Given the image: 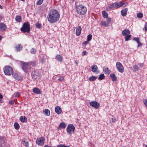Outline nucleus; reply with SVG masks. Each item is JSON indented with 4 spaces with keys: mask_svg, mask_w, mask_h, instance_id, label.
Segmentation results:
<instances>
[{
    "mask_svg": "<svg viewBox=\"0 0 147 147\" xmlns=\"http://www.w3.org/2000/svg\"><path fill=\"white\" fill-rule=\"evenodd\" d=\"M60 18V14L56 10H50L47 15L48 21L51 23H55L57 22Z\"/></svg>",
    "mask_w": 147,
    "mask_h": 147,
    "instance_id": "1",
    "label": "nucleus"
},
{
    "mask_svg": "<svg viewBox=\"0 0 147 147\" xmlns=\"http://www.w3.org/2000/svg\"><path fill=\"white\" fill-rule=\"evenodd\" d=\"M76 11L78 13L81 15H85L87 13V8L82 5H79L76 7Z\"/></svg>",
    "mask_w": 147,
    "mask_h": 147,
    "instance_id": "2",
    "label": "nucleus"
},
{
    "mask_svg": "<svg viewBox=\"0 0 147 147\" xmlns=\"http://www.w3.org/2000/svg\"><path fill=\"white\" fill-rule=\"evenodd\" d=\"M5 74L7 76H10L13 73V70L12 68L9 65L5 66L3 68Z\"/></svg>",
    "mask_w": 147,
    "mask_h": 147,
    "instance_id": "3",
    "label": "nucleus"
},
{
    "mask_svg": "<svg viewBox=\"0 0 147 147\" xmlns=\"http://www.w3.org/2000/svg\"><path fill=\"white\" fill-rule=\"evenodd\" d=\"M20 30L23 32L29 33L30 30V27L29 23L26 22L24 23L22 27L21 28Z\"/></svg>",
    "mask_w": 147,
    "mask_h": 147,
    "instance_id": "4",
    "label": "nucleus"
},
{
    "mask_svg": "<svg viewBox=\"0 0 147 147\" xmlns=\"http://www.w3.org/2000/svg\"><path fill=\"white\" fill-rule=\"evenodd\" d=\"M22 68L23 70L25 72H27L30 70V67L28 62L26 63L21 61Z\"/></svg>",
    "mask_w": 147,
    "mask_h": 147,
    "instance_id": "5",
    "label": "nucleus"
},
{
    "mask_svg": "<svg viewBox=\"0 0 147 147\" xmlns=\"http://www.w3.org/2000/svg\"><path fill=\"white\" fill-rule=\"evenodd\" d=\"M75 129V127L73 124H68L66 128L67 133L69 134L74 133Z\"/></svg>",
    "mask_w": 147,
    "mask_h": 147,
    "instance_id": "6",
    "label": "nucleus"
},
{
    "mask_svg": "<svg viewBox=\"0 0 147 147\" xmlns=\"http://www.w3.org/2000/svg\"><path fill=\"white\" fill-rule=\"evenodd\" d=\"M116 67L117 70L121 73H123L124 71V68L121 63L119 62H117L116 63Z\"/></svg>",
    "mask_w": 147,
    "mask_h": 147,
    "instance_id": "7",
    "label": "nucleus"
},
{
    "mask_svg": "<svg viewBox=\"0 0 147 147\" xmlns=\"http://www.w3.org/2000/svg\"><path fill=\"white\" fill-rule=\"evenodd\" d=\"M45 140L43 137H41L36 140V143L38 145L42 146L44 144Z\"/></svg>",
    "mask_w": 147,
    "mask_h": 147,
    "instance_id": "8",
    "label": "nucleus"
},
{
    "mask_svg": "<svg viewBox=\"0 0 147 147\" xmlns=\"http://www.w3.org/2000/svg\"><path fill=\"white\" fill-rule=\"evenodd\" d=\"M40 74L38 71L37 70L34 71L32 72V77L34 80L36 79L39 76Z\"/></svg>",
    "mask_w": 147,
    "mask_h": 147,
    "instance_id": "9",
    "label": "nucleus"
},
{
    "mask_svg": "<svg viewBox=\"0 0 147 147\" xmlns=\"http://www.w3.org/2000/svg\"><path fill=\"white\" fill-rule=\"evenodd\" d=\"M90 105L91 107L96 109H98L100 106V104L95 101L91 102Z\"/></svg>",
    "mask_w": 147,
    "mask_h": 147,
    "instance_id": "10",
    "label": "nucleus"
},
{
    "mask_svg": "<svg viewBox=\"0 0 147 147\" xmlns=\"http://www.w3.org/2000/svg\"><path fill=\"white\" fill-rule=\"evenodd\" d=\"M7 28L6 25L5 24L2 22L0 23V31H4Z\"/></svg>",
    "mask_w": 147,
    "mask_h": 147,
    "instance_id": "11",
    "label": "nucleus"
},
{
    "mask_svg": "<svg viewBox=\"0 0 147 147\" xmlns=\"http://www.w3.org/2000/svg\"><path fill=\"white\" fill-rule=\"evenodd\" d=\"M22 143L26 147H29V142L28 139L25 138H23L22 140Z\"/></svg>",
    "mask_w": 147,
    "mask_h": 147,
    "instance_id": "12",
    "label": "nucleus"
},
{
    "mask_svg": "<svg viewBox=\"0 0 147 147\" xmlns=\"http://www.w3.org/2000/svg\"><path fill=\"white\" fill-rule=\"evenodd\" d=\"M113 3L114 4V8L115 9L122 6L124 4V3H122L121 2H120L119 3Z\"/></svg>",
    "mask_w": 147,
    "mask_h": 147,
    "instance_id": "13",
    "label": "nucleus"
},
{
    "mask_svg": "<svg viewBox=\"0 0 147 147\" xmlns=\"http://www.w3.org/2000/svg\"><path fill=\"white\" fill-rule=\"evenodd\" d=\"M13 77L16 80H17L18 81L20 80L22 78L21 76H19L16 73H15L13 74Z\"/></svg>",
    "mask_w": 147,
    "mask_h": 147,
    "instance_id": "14",
    "label": "nucleus"
},
{
    "mask_svg": "<svg viewBox=\"0 0 147 147\" xmlns=\"http://www.w3.org/2000/svg\"><path fill=\"white\" fill-rule=\"evenodd\" d=\"M33 92L35 94H40L41 92L39 88H34L32 90Z\"/></svg>",
    "mask_w": 147,
    "mask_h": 147,
    "instance_id": "15",
    "label": "nucleus"
},
{
    "mask_svg": "<svg viewBox=\"0 0 147 147\" xmlns=\"http://www.w3.org/2000/svg\"><path fill=\"white\" fill-rule=\"evenodd\" d=\"M98 67L96 65H93L91 66V70L93 72L96 73L98 71Z\"/></svg>",
    "mask_w": 147,
    "mask_h": 147,
    "instance_id": "16",
    "label": "nucleus"
},
{
    "mask_svg": "<svg viewBox=\"0 0 147 147\" xmlns=\"http://www.w3.org/2000/svg\"><path fill=\"white\" fill-rule=\"evenodd\" d=\"M81 30L82 28L80 26H79L77 28L76 31V34L77 36H79L80 35Z\"/></svg>",
    "mask_w": 147,
    "mask_h": 147,
    "instance_id": "17",
    "label": "nucleus"
},
{
    "mask_svg": "<svg viewBox=\"0 0 147 147\" xmlns=\"http://www.w3.org/2000/svg\"><path fill=\"white\" fill-rule=\"evenodd\" d=\"M122 34L123 36L129 35L130 33V31L128 29H124L122 31Z\"/></svg>",
    "mask_w": 147,
    "mask_h": 147,
    "instance_id": "18",
    "label": "nucleus"
},
{
    "mask_svg": "<svg viewBox=\"0 0 147 147\" xmlns=\"http://www.w3.org/2000/svg\"><path fill=\"white\" fill-rule=\"evenodd\" d=\"M55 111L58 114L61 113L62 112V110L59 106H57L55 107Z\"/></svg>",
    "mask_w": 147,
    "mask_h": 147,
    "instance_id": "19",
    "label": "nucleus"
},
{
    "mask_svg": "<svg viewBox=\"0 0 147 147\" xmlns=\"http://www.w3.org/2000/svg\"><path fill=\"white\" fill-rule=\"evenodd\" d=\"M55 59L58 61L61 62L63 60V57L61 55H57L56 56Z\"/></svg>",
    "mask_w": 147,
    "mask_h": 147,
    "instance_id": "20",
    "label": "nucleus"
},
{
    "mask_svg": "<svg viewBox=\"0 0 147 147\" xmlns=\"http://www.w3.org/2000/svg\"><path fill=\"white\" fill-rule=\"evenodd\" d=\"M127 8H125L121 11V14L124 17L126 16L127 13Z\"/></svg>",
    "mask_w": 147,
    "mask_h": 147,
    "instance_id": "21",
    "label": "nucleus"
},
{
    "mask_svg": "<svg viewBox=\"0 0 147 147\" xmlns=\"http://www.w3.org/2000/svg\"><path fill=\"white\" fill-rule=\"evenodd\" d=\"M112 9H115L114 3H113L111 5H109L106 7V10L107 11H110Z\"/></svg>",
    "mask_w": 147,
    "mask_h": 147,
    "instance_id": "22",
    "label": "nucleus"
},
{
    "mask_svg": "<svg viewBox=\"0 0 147 147\" xmlns=\"http://www.w3.org/2000/svg\"><path fill=\"white\" fill-rule=\"evenodd\" d=\"M17 51H20L23 48L21 44H19L16 46L15 47Z\"/></svg>",
    "mask_w": 147,
    "mask_h": 147,
    "instance_id": "23",
    "label": "nucleus"
},
{
    "mask_svg": "<svg viewBox=\"0 0 147 147\" xmlns=\"http://www.w3.org/2000/svg\"><path fill=\"white\" fill-rule=\"evenodd\" d=\"M66 126V124L64 122H61L59 125V127L62 129H65Z\"/></svg>",
    "mask_w": 147,
    "mask_h": 147,
    "instance_id": "24",
    "label": "nucleus"
},
{
    "mask_svg": "<svg viewBox=\"0 0 147 147\" xmlns=\"http://www.w3.org/2000/svg\"><path fill=\"white\" fill-rule=\"evenodd\" d=\"M20 120L23 122H26L27 121V119L26 117L24 116H21L20 118Z\"/></svg>",
    "mask_w": 147,
    "mask_h": 147,
    "instance_id": "25",
    "label": "nucleus"
},
{
    "mask_svg": "<svg viewBox=\"0 0 147 147\" xmlns=\"http://www.w3.org/2000/svg\"><path fill=\"white\" fill-rule=\"evenodd\" d=\"M110 77L112 78L113 81H116L117 80V78L115 74H111L110 75Z\"/></svg>",
    "mask_w": 147,
    "mask_h": 147,
    "instance_id": "26",
    "label": "nucleus"
},
{
    "mask_svg": "<svg viewBox=\"0 0 147 147\" xmlns=\"http://www.w3.org/2000/svg\"><path fill=\"white\" fill-rule=\"evenodd\" d=\"M43 112H44V114L46 116H49L50 115V111L47 109H45Z\"/></svg>",
    "mask_w": 147,
    "mask_h": 147,
    "instance_id": "27",
    "label": "nucleus"
},
{
    "mask_svg": "<svg viewBox=\"0 0 147 147\" xmlns=\"http://www.w3.org/2000/svg\"><path fill=\"white\" fill-rule=\"evenodd\" d=\"M97 78V77L92 76L90 77L89 80L90 81H92L95 80Z\"/></svg>",
    "mask_w": 147,
    "mask_h": 147,
    "instance_id": "28",
    "label": "nucleus"
},
{
    "mask_svg": "<svg viewBox=\"0 0 147 147\" xmlns=\"http://www.w3.org/2000/svg\"><path fill=\"white\" fill-rule=\"evenodd\" d=\"M102 16L104 18H106L108 16V14L105 11H103L102 12Z\"/></svg>",
    "mask_w": 147,
    "mask_h": 147,
    "instance_id": "29",
    "label": "nucleus"
},
{
    "mask_svg": "<svg viewBox=\"0 0 147 147\" xmlns=\"http://www.w3.org/2000/svg\"><path fill=\"white\" fill-rule=\"evenodd\" d=\"M14 126L15 128L17 130H18L19 129L20 126L19 124L16 122L14 123Z\"/></svg>",
    "mask_w": 147,
    "mask_h": 147,
    "instance_id": "30",
    "label": "nucleus"
},
{
    "mask_svg": "<svg viewBox=\"0 0 147 147\" xmlns=\"http://www.w3.org/2000/svg\"><path fill=\"white\" fill-rule=\"evenodd\" d=\"M16 20L18 22H20L22 21V18L20 16H17L16 18Z\"/></svg>",
    "mask_w": 147,
    "mask_h": 147,
    "instance_id": "31",
    "label": "nucleus"
},
{
    "mask_svg": "<svg viewBox=\"0 0 147 147\" xmlns=\"http://www.w3.org/2000/svg\"><path fill=\"white\" fill-rule=\"evenodd\" d=\"M28 63L29 64V65H32V66H34L36 65V62L34 61H31L30 62H28Z\"/></svg>",
    "mask_w": 147,
    "mask_h": 147,
    "instance_id": "32",
    "label": "nucleus"
},
{
    "mask_svg": "<svg viewBox=\"0 0 147 147\" xmlns=\"http://www.w3.org/2000/svg\"><path fill=\"white\" fill-rule=\"evenodd\" d=\"M137 17L138 18H141L143 17V14L140 12L138 13L137 14Z\"/></svg>",
    "mask_w": 147,
    "mask_h": 147,
    "instance_id": "33",
    "label": "nucleus"
},
{
    "mask_svg": "<svg viewBox=\"0 0 147 147\" xmlns=\"http://www.w3.org/2000/svg\"><path fill=\"white\" fill-rule=\"evenodd\" d=\"M131 36V35H126L125 37V41H127L130 38Z\"/></svg>",
    "mask_w": 147,
    "mask_h": 147,
    "instance_id": "34",
    "label": "nucleus"
},
{
    "mask_svg": "<svg viewBox=\"0 0 147 147\" xmlns=\"http://www.w3.org/2000/svg\"><path fill=\"white\" fill-rule=\"evenodd\" d=\"M105 76L104 74H101L99 76L98 78V79L100 80H101L105 78Z\"/></svg>",
    "mask_w": 147,
    "mask_h": 147,
    "instance_id": "35",
    "label": "nucleus"
},
{
    "mask_svg": "<svg viewBox=\"0 0 147 147\" xmlns=\"http://www.w3.org/2000/svg\"><path fill=\"white\" fill-rule=\"evenodd\" d=\"M133 67L134 71H136L138 70V67L137 65H135L133 66Z\"/></svg>",
    "mask_w": 147,
    "mask_h": 147,
    "instance_id": "36",
    "label": "nucleus"
},
{
    "mask_svg": "<svg viewBox=\"0 0 147 147\" xmlns=\"http://www.w3.org/2000/svg\"><path fill=\"white\" fill-rule=\"evenodd\" d=\"M92 36L91 34H89L88 35L87 40L89 41H90L92 39Z\"/></svg>",
    "mask_w": 147,
    "mask_h": 147,
    "instance_id": "37",
    "label": "nucleus"
},
{
    "mask_svg": "<svg viewBox=\"0 0 147 147\" xmlns=\"http://www.w3.org/2000/svg\"><path fill=\"white\" fill-rule=\"evenodd\" d=\"M43 0H38V1L36 3V4L37 5H40L43 2Z\"/></svg>",
    "mask_w": 147,
    "mask_h": 147,
    "instance_id": "38",
    "label": "nucleus"
},
{
    "mask_svg": "<svg viewBox=\"0 0 147 147\" xmlns=\"http://www.w3.org/2000/svg\"><path fill=\"white\" fill-rule=\"evenodd\" d=\"M36 27L38 28H42V26L41 24L39 23H37L36 24Z\"/></svg>",
    "mask_w": 147,
    "mask_h": 147,
    "instance_id": "39",
    "label": "nucleus"
},
{
    "mask_svg": "<svg viewBox=\"0 0 147 147\" xmlns=\"http://www.w3.org/2000/svg\"><path fill=\"white\" fill-rule=\"evenodd\" d=\"M105 71L106 74H109L111 72V71L108 68H107L105 69Z\"/></svg>",
    "mask_w": 147,
    "mask_h": 147,
    "instance_id": "40",
    "label": "nucleus"
},
{
    "mask_svg": "<svg viewBox=\"0 0 147 147\" xmlns=\"http://www.w3.org/2000/svg\"><path fill=\"white\" fill-rule=\"evenodd\" d=\"M36 50L34 49L33 48L30 50V53L32 54H34L36 53Z\"/></svg>",
    "mask_w": 147,
    "mask_h": 147,
    "instance_id": "41",
    "label": "nucleus"
},
{
    "mask_svg": "<svg viewBox=\"0 0 147 147\" xmlns=\"http://www.w3.org/2000/svg\"><path fill=\"white\" fill-rule=\"evenodd\" d=\"M133 40L135 41L138 42L140 41V38L139 37L134 38L133 39Z\"/></svg>",
    "mask_w": 147,
    "mask_h": 147,
    "instance_id": "42",
    "label": "nucleus"
},
{
    "mask_svg": "<svg viewBox=\"0 0 147 147\" xmlns=\"http://www.w3.org/2000/svg\"><path fill=\"white\" fill-rule=\"evenodd\" d=\"M101 23L102 26H107V24L106 22H101Z\"/></svg>",
    "mask_w": 147,
    "mask_h": 147,
    "instance_id": "43",
    "label": "nucleus"
},
{
    "mask_svg": "<svg viewBox=\"0 0 147 147\" xmlns=\"http://www.w3.org/2000/svg\"><path fill=\"white\" fill-rule=\"evenodd\" d=\"M105 18H106V20L107 21L108 24L109 23H110L111 22V19L110 18H108V16Z\"/></svg>",
    "mask_w": 147,
    "mask_h": 147,
    "instance_id": "44",
    "label": "nucleus"
},
{
    "mask_svg": "<svg viewBox=\"0 0 147 147\" xmlns=\"http://www.w3.org/2000/svg\"><path fill=\"white\" fill-rule=\"evenodd\" d=\"M88 53H87V52L86 51H84L82 53V55L83 56L86 55Z\"/></svg>",
    "mask_w": 147,
    "mask_h": 147,
    "instance_id": "45",
    "label": "nucleus"
},
{
    "mask_svg": "<svg viewBox=\"0 0 147 147\" xmlns=\"http://www.w3.org/2000/svg\"><path fill=\"white\" fill-rule=\"evenodd\" d=\"M64 78L63 77H61L58 79V80L60 81H63V80Z\"/></svg>",
    "mask_w": 147,
    "mask_h": 147,
    "instance_id": "46",
    "label": "nucleus"
},
{
    "mask_svg": "<svg viewBox=\"0 0 147 147\" xmlns=\"http://www.w3.org/2000/svg\"><path fill=\"white\" fill-rule=\"evenodd\" d=\"M88 42L89 41H88V40H87L86 41H85L83 42V44L84 45H86L87 44H88Z\"/></svg>",
    "mask_w": 147,
    "mask_h": 147,
    "instance_id": "47",
    "label": "nucleus"
},
{
    "mask_svg": "<svg viewBox=\"0 0 147 147\" xmlns=\"http://www.w3.org/2000/svg\"><path fill=\"white\" fill-rule=\"evenodd\" d=\"M19 92H16L15 94V96L16 97H18L19 96Z\"/></svg>",
    "mask_w": 147,
    "mask_h": 147,
    "instance_id": "48",
    "label": "nucleus"
},
{
    "mask_svg": "<svg viewBox=\"0 0 147 147\" xmlns=\"http://www.w3.org/2000/svg\"><path fill=\"white\" fill-rule=\"evenodd\" d=\"M57 147H66V146L63 145L61 144L57 146Z\"/></svg>",
    "mask_w": 147,
    "mask_h": 147,
    "instance_id": "49",
    "label": "nucleus"
},
{
    "mask_svg": "<svg viewBox=\"0 0 147 147\" xmlns=\"http://www.w3.org/2000/svg\"><path fill=\"white\" fill-rule=\"evenodd\" d=\"M14 103V101H13V100H11L9 102V104L11 105L13 104Z\"/></svg>",
    "mask_w": 147,
    "mask_h": 147,
    "instance_id": "50",
    "label": "nucleus"
},
{
    "mask_svg": "<svg viewBox=\"0 0 147 147\" xmlns=\"http://www.w3.org/2000/svg\"><path fill=\"white\" fill-rule=\"evenodd\" d=\"M116 120V118H113L112 119V121L113 123H115Z\"/></svg>",
    "mask_w": 147,
    "mask_h": 147,
    "instance_id": "51",
    "label": "nucleus"
},
{
    "mask_svg": "<svg viewBox=\"0 0 147 147\" xmlns=\"http://www.w3.org/2000/svg\"><path fill=\"white\" fill-rule=\"evenodd\" d=\"M140 67H142L143 66V64L142 63H139L138 64Z\"/></svg>",
    "mask_w": 147,
    "mask_h": 147,
    "instance_id": "52",
    "label": "nucleus"
},
{
    "mask_svg": "<svg viewBox=\"0 0 147 147\" xmlns=\"http://www.w3.org/2000/svg\"><path fill=\"white\" fill-rule=\"evenodd\" d=\"M138 44V47L139 46H140V45H142V44L140 42V41H139L138 42H137Z\"/></svg>",
    "mask_w": 147,
    "mask_h": 147,
    "instance_id": "53",
    "label": "nucleus"
},
{
    "mask_svg": "<svg viewBox=\"0 0 147 147\" xmlns=\"http://www.w3.org/2000/svg\"><path fill=\"white\" fill-rule=\"evenodd\" d=\"M144 104L146 105V106L147 107V100H144Z\"/></svg>",
    "mask_w": 147,
    "mask_h": 147,
    "instance_id": "54",
    "label": "nucleus"
},
{
    "mask_svg": "<svg viewBox=\"0 0 147 147\" xmlns=\"http://www.w3.org/2000/svg\"><path fill=\"white\" fill-rule=\"evenodd\" d=\"M3 98V96L1 94V93H0V99H1L2 98Z\"/></svg>",
    "mask_w": 147,
    "mask_h": 147,
    "instance_id": "55",
    "label": "nucleus"
},
{
    "mask_svg": "<svg viewBox=\"0 0 147 147\" xmlns=\"http://www.w3.org/2000/svg\"><path fill=\"white\" fill-rule=\"evenodd\" d=\"M145 30L146 31H147V24L145 26Z\"/></svg>",
    "mask_w": 147,
    "mask_h": 147,
    "instance_id": "56",
    "label": "nucleus"
},
{
    "mask_svg": "<svg viewBox=\"0 0 147 147\" xmlns=\"http://www.w3.org/2000/svg\"><path fill=\"white\" fill-rule=\"evenodd\" d=\"M2 19H3V17L2 16H0V21Z\"/></svg>",
    "mask_w": 147,
    "mask_h": 147,
    "instance_id": "57",
    "label": "nucleus"
},
{
    "mask_svg": "<svg viewBox=\"0 0 147 147\" xmlns=\"http://www.w3.org/2000/svg\"><path fill=\"white\" fill-rule=\"evenodd\" d=\"M44 147H51L50 146H49L48 145H46L44 146Z\"/></svg>",
    "mask_w": 147,
    "mask_h": 147,
    "instance_id": "58",
    "label": "nucleus"
},
{
    "mask_svg": "<svg viewBox=\"0 0 147 147\" xmlns=\"http://www.w3.org/2000/svg\"><path fill=\"white\" fill-rule=\"evenodd\" d=\"M41 61H42V63L43 62L45 61V59H42L41 60Z\"/></svg>",
    "mask_w": 147,
    "mask_h": 147,
    "instance_id": "59",
    "label": "nucleus"
},
{
    "mask_svg": "<svg viewBox=\"0 0 147 147\" xmlns=\"http://www.w3.org/2000/svg\"><path fill=\"white\" fill-rule=\"evenodd\" d=\"M0 9H3V7L1 5H0Z\"/></svg>",
    "mask_w": 147,
    "mask_h": 147,
    "instance_id": "60",
    "label": "nucleus"
},
{
    "mask_svg": "<svg viewBox=\"0 0 147 147\" xmlns=\"http://www.w3.org/2000/svg\"><path fill=\"white\" fill-rule=\"evenodd\" d=\"M2 36H1L0 35V40L2 39Z\"/></svg>",
    "mask_w": 147,
    "mask_h": 147,
    "instance_id": "61",
    "label": "nucleus"
},
{
    "mask_svg": "<svg viewBox=\"0 0 147 147\" xmlns=\"http://www.w3.org/2000/svg\"><path fill=\"white\" fill-rule=\"evenodd\" d=\"M75 62L76 63V64L77 65L78 63H77V62H76V61H75Z\"/></svg>",
    "mask_w": 147,
    "mask_h": 147,
    "instance_id": "62",
    "label": "nucleus"
},
{
    "mask_svg": "<svg viewBox=\"0 0 147 147\" xmlns=\"http://www.w3.org/2000/svg\"><path fill=\"white\" fill-rule=\"evenodd\" d=\"M145 147H147V144L146 145Z\"/></svg>",
    "mask_w": 147,
    "mask_h": 147,
    "instance_id": "63",
    "label": "nucleus"
},
{
    "mask_svg": "<svg viewBox=\"0 0 147 147\" xmlns=\"http://www.w3.org/2000/svg\"><path fill=\"white\" fill-rule=\"evenodd\" d=\"M0 139H3V137H1V138H0Z\"/></svg>",
    "mask_w": 147,
    "mask_h": 147,
    "instance_id": "64",
    "label": "nucleus"
}]
</instances>
